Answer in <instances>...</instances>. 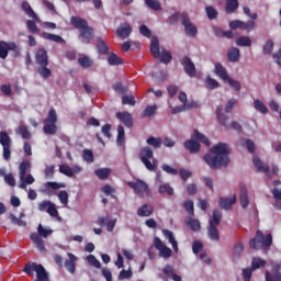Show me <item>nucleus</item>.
<instances>
[{"mask_svg": "<svg viewBox=\"0 0 281 281\" xmlns=\"http://www.w3.org/2000/svg\"><path fill=\"white\" fill-rule=\"evenodd\" d=\"M165 238L169 240V243L173 247V251H179V245L177 244V239H175V234L171 231L165 229L162 231Z\"/></svg>", "mask_w": 281, "mask_h": 281, "instance_id": "obj_30", "label": "nucleus"}, {"mask_svg": "<svg viewBox=\"0 0 281 281\" xmlns=\"http://www.w3.org/2000/svg\"><path fill=\"white\" fill-rule=\"evenodd\" d=\"M254 108L256 109V111H259L263 115H267V113H269V109L267 108V105H265V103H262V101H260V99L254 100Z\"/></svg>", "mask_w": 281, "mask_h": 281, "instance_id": "obj_40", "label": "nucleus"}, {"mask_svg": "<svg viewBox=\"0 0 281 281\" xmlns=\"http://www.w3.org/2000/svg\"><path fill=\"white\" fill-rule=\"evenodd\" d=\"M214 71L215 76L221 78V80H223L224 82H227V80H229V75L227 74V69L223 67V64L216 63Z\"/></svg>", "mask_w": 281, "mask_h": 281, "instance_id": "obj_22", "label": "nucleus"}, {"mask_svg": "<svg viewBox=\"0 0 281 281\" xmlns=\"http://www.w3.org/2000/svg\"><path fill=\"white\" fill-rule=\"evenodd\" d=\"M150 53L154 58H158L160 63H165V65H168V63L172 60V55L170 52H167L166 49H162V52L160 50L159 38L157 37L151 38Z\"/></svg>", "mask_w": 281, "mask_h": 281, "instance_id": "obj_6", "label": "nucleus"}, {"mask_svg": "<svg viewBox=\"0 0 281 281\" xmlns=\"http://www.w3.org/2000/svg\"><path fill=\"white\" fill-rule=\"evenodd\" d=\"M97 49L101 56L109 54V45L102 37H97Z\"/></svg>", "mask_w": 281, "mask_h": 281, "instance_id": "obj_27", "label": "nucleus"}, {"mask_svg": "<svg viewBox=\"0 0 281 281\" xmlns=\"http://www.w3.org/2000/svg\"><path fill=\"white\" fill-rule=\"evenodd\" d=\"M9 221H11V223L13 225H19V227H26L27 226V222L16 217V215H14L12 213L9 215Z\"/></svg>", "mask_w": 281, "mask_h": 281, "instance_id": "obj_52", "label": "nucleus"}, {"mask_svg": "<svg viewBox=\"0 0 281 281\" xmlns=\"http://www.w3.org/2000/svg\"><path fill=\"white\" fill-rule=\"evenodd\" d=\"M108 63L112 67H115L117 65H124V59L120 58V56H117V54L115 53H110L108 57Z\"/></svg>", "mask_w": 281, "mask_h": 281, "instance_id": "obj_37", "label": "nucleus"}, {"mask_svg": "<svg viewBox=\"0 0 281 281\" xmlns=\"http://www.w3.org/2000/svg\"><path fill=\"white\" fill-rule=\"evenodd\" d=\"M158 192L160 194H168L169 196H172L175 194V189H172V187L168 186V184H160Z\"/></svg>", "mask_w": 281, "mask_h": 281, "instance_id": "obj_55", "label": "nucleus"}, {"mask_svg": "<svg viewBox=\"0 0 281 281\" xmlns=\"http://www.w3.org/2000/svg\"><path fill=\"white\" fill-rule=\"evenodd\" d=\"M35 60L40 67H47L49 65V57L45 48H40L35 55Z\"/></svg>", "mask_w": 281, "mask_h": 281, "instance_id": "obj_17", "label": "nucleus"}, {"mask_svg": "<svg viewBox=\"0 0 281 281\" xmlns=\"http://www.w3.org/2000/svg\"><path fill=\"white\" fill-rule=\"evenodd\" d=\"M88 263L91 265V267H95V269H102V263L95 258L93 255H89L87 257Z\"/></svg>", "mask_w": 281, "mask_h": 281, "instance_id": "obj_59", "label": "nucleus"}, {"mask_svg": "<svg viewBox=\"0 0 281 281\" xmlns=\"http://www.w3.org/2000/svg\"><path fill=\"white\" fill-rule=\"evenodd\" d=\"M181 25L184 27V32L190 38H194L199 34V30L196 29V25L192 23V20H190V14H188V12L181 13Z\"/></svg>", "mask_w": 281, "mask_h": 281, "instance_id": "obj_8", "label": "nucleus"}, {"mask_svg": "<svg viewBox=\"0 0 281 281\" xmlns=\"http://www.w3.org/2000/svg\"><path fill=\"white\" fill-rule=\"evenodd\" d=\"M216 117L218 124H221V126H224V128H232L233 131H237V133H243V125H240V123L234 121L231 125L227 124V122H229V117H227V115L223 113L222 106H217Z\"/></svg>", "mask_w": 281, "mask_h": 281, "instance_id": "obj_7", "label": "nucleus"}, {"mask_svg": "<svg viewBox=\"0 0 281 281\" xmlns=\"http://www.w3.org/2000/svg\"><path fill=\"white\" fill-rule=\"evenodd\" d=\"M32 168V162H30V160H23L20 166H19V176L20 179H25L26 175H27V170H30Z\"/></svg>", "mask_w": 281, "mask_h": 281, "instance_id": "obj_28", "label": "nucleus"}, {"mask_svg": "<svg viewBox=\"0 0 281 281\" xmlns=\"http://www.w3.org/2000/svg\"><path fill=\"white\" fill-rule=\"evenodd\" d=\"M184 148L191 153V155H194L201 150V144L194 139H188L183 143Z\"/></svg>", "mask_w": 281, "mask_h": 281, "instance_id": "obj_23", "label": "nucleus"}, {"mask_svg": "<svg viewBox=\"0 0 281 281\" xmlns=\"http://www.w3.org/2000/svg\"><path fill=\"white\" fill-rule=\"evenodd\" d=\"M23 272L31 278L34 277V272H36L37 280L35 281H49V277L47 276V271H45L43 265H38L36 262H29L24 266Z\"/></svg>", "mask_w": 281, "mask_h": 281, "instance_id": "obj_5", "label": "nucleus"}, {"mask_svg": "<svg viewBox=\"0 0 281 281\" xmlns=\"http://www.w3.org/2000/svg\"><path fill=\"white\" fill-rule=\"evenodd\" d=\"M127 186L134 190L138 196H144V194H150V189L144 180L137 179L134 182H128Z\"/></svg>", "mask_w": 281, "mask_h": 281, "instance_id": "obj_9", "label": "nucleus"}, {"mask_svg": "<svg viewBox=\"0 0 281 281\" xmlns=\"http://www.w3.org/2000/svg\"><path fill=\"white\" fill-rule=\"evenodd\" d=\"M42 36L46 41H53V43H59V45H65V43H66L65 38H63V36H60V35L44 32L42 34Z\"/></svg>", "mask_w": 281, "mask_h": 281, "instance_id": "obj_26", "label": "nucleus"}, {"mask_svg": "<svg viewBox=\"0 0 281 281\" xmlns=\"http://www.w3.org/2000/svg\"><path fill=\"white\" fill-rule=\"evenodd\" d=\"M94 175L100 179L101 181H104L105 179H109V176L111 175V169L109 168H99L94 170Z\"/></svg>", "mask_w": 281, "mask_h": 281, "instance_id": "obj_38", "label": "nucleus"}, {"mask_svg": "<svg viewBox=\"0 0 281 281\" xmlns=\"http://www.w3.org/2000/svg\"><path fill=\"white\" fill-rule=\"evenodd\" d=\"M147 144L149 146H153V148H161L162 142H161V138L151 136V137L147 138Z\"/></svg>", "mask_w": 281, "mask_h": 281, "instance_id": "obj_60", "label": "nucleus"}, {"mask_svg": "<svg viewBox=\"0 0 281 281\" xmlns=\"http://www.w3.org/2000/svg\"><path fill=\"white\" fill-rule=\"evenodd\" d=\"M122 104H128L130 106H135L136 101H135V97L134 95H126L123 94L122 95Z\"/></svg>", "mask_w": 281, "mask_h": 281, "instance_id": "obj_63", "label": "nucleus"}, {"mask_svg": "<svg viewBox=\"0 0 281 281\" xmlns=\"http://www.w3.org/2000/svg\"><path fill=\"white\" fill-rule=\"evenodd\" d=\"M182 67L187 76H189L190 78H194V76H196V66H194V63L192 61V59H190V57L184 56L182 58Z\"/></svg>", "mask_w": 281, "mask_h": 281, "instance_id": "obj_14", "label": "nucleus"}, {"mask_svg": "<svg viewBox=\"0 0 281 281\" xmlns=\"http://www.w3.org/2000/svg\"><path fill=\"white\" fill-rule=\"evenodd\" d=\"M36 71L41 76V78H44V80H47V78H52V70L47 68V66H40L36 68Z\"/></svg>", "mask_w": 281, "mask_h": 281, "instance_id": "obj_41", "label": "nucleus"}, {"mask_svg": "<svg viewBox=\"0 0 281 281\" xmlns=\"http://www.w3.org/2000/svg\"><path fill=\"white\" fill-rule=\"evenodd\" d=\"M155 248L159 251L160 258H170L172 256V249L168 246H165L164 241L159 237L154 239Z\"/></svg>", "mask_w": 281, "mask_h": 281, "instance_id": "obj_12", "label": "nucleus"}, {"mask_svg": "<svg viewBox=\"0 0 281 281\" xmlns=\"http://www.w3.org/2000/svg\"><path fill=\"white\" fill-rule=\"evenodd\" d=\"M252 161L257 172H265L268 177H271L269 175V165H265V162L260 160V157L255 156Z\"/></svg>", "mask_w": 281, "mask_h": 281, "instance_id": "obj_24", "label": "nucleus"}, {"mask_svg": "<svg viewBox=\"0 0 281 281\" xmlns=\"http://www.w3.org/2000/svg\"><path fill=\"white\" fill-rule=\"evenodd\" d=\"M221 218H223V213L220 210H214L212 220L209 221V225L213 227L221 225Z\"/></svg>", "mask_w": 281, "mask_h": 281, "instance_id": "obj_34", "label": "nucleus"}, {"mask_svg": "<svg viewBox=\"0 0 281 281\" xmlns=\"http://www.w3.org/2000/svg\"><path fill=\"white\" fill-rule=\"evenodd\" d=\"M142 164H144L145 168L149 170V172H155L157 170V160L153 158V162L150 158H140Z\"/></svg>", "mask_w": 281, "mask_h": 281, "instance_id": "obj_36", "label": "nucleus"}, {"mask_svg": "<svg viewBox=\"0 0 281 281\" xmlns=\"http://www.w3.org/2000/svg\"><path fill=\"white\" fill-rule=\"evenodd\" d=\"M238 10V0H226L225 11L227 14H234Z\"/></svg>", "mask_w": 281, "mask_h": 281, "instance_id": "obj_39", "label": "nucleus"}, {"mask_svg": "<svg viewBox=\"0 0 281 281\" xmlns=\"http://www.w3.org/2000/svg\"><path fill=\"white\" fill-rule=\"evenodd\" d=\"M183 207L188 214H191V216H194V202L192 200L184 201Z\"/></svg>", "mask_w": 281, "mask_h": 281, "instance_id": "obj_62", "label": "nucleus"}, {"mask_svg": "<svg viewBox=\"0 0 281 281\" xmlns=\"http://www.w3.org/2000/svg\"><path fill=\"white\" fill-rule=\"evenodd\" d=\"M145 3L147 8L154 12H160L161 10V2H159V0H145Z\"/></svg>", "mask_w": 281, "mask_h": 281, "instance_id": "obj_43", "label": "nucleus"}, {"mask_svg": "<svg viewBox=\"0 0 281 281\" xmlns=\"http://www.w3.org/2000/svg\"><path fill=\"white\" fill-rule=\"evenodd\" d=\"M229 63H238L240 60V49L233 47L227 53Z\"/></svg>", "mask_w": 281, "mask_h": 281, "instance_id": "obj_29", "label": "nucleus"}, {"mask_svg": "<svg viewBox=\"0 0 281 281\" xmlns=\"http://www.w3.org/2000/svg\"><path fill=\"white\" fill-rule=\"evenodd\" d=\"M153 149L148 146L140 149V159H153Z\"/></svg>", "mask_w": 281, "mask_h": 281, "instance_id": "obj_56", "label": "nucleus"}, {"mask_svg": "<svg viewBox=\"0 0 281 281\" xmlns=\"http://www.w3.org/2000/svg\"><path fill=\"white\" fill-rule=\"evenodd\" d=\"M70 23L79 31V38L81 40V43H83V45H89L95 34L93 27L89 26V22L80 16H72L70 19Z\"/></svg>", "mask_w": 281, "mask_h": 281, "instance_id": "obj_2", "label": "nucleus"}, {"mask_svg": "<svg viewBox=\"0 0 281 281\" xmlns=\"http://www.w3.org/2000/svg\"><path fill=\"white\" fill-rule=\"evenodd\" d=\"M187 225L191 227L192 232H199L201 229V222L192 217L187 218Z\"/></svg>", "mask_w": 281, "mask_h": 281, "instance_id": "obj_46", "label": "nucleus"}, {"mask_svg": "<svg viewBox=\"0 0 281 281\" xmlns=\"http://www.w3.org/2000/svg\"><path fill=\"white\" fill-rule=\"evenodd\" d=\"M179 19H181V13L176 12L167 19V23H169V25H179Z\"/></svg>", "mask_w": 281, "mask_h": 281, "instance_id": "obj_58", "label": "nucleus"}, {"mask_svg": "<svg viewBox=\"0 0 281 281\" xmlns=\"http://www.w3.org/2000/svg\"><path fill=\"white\" fill-rule=\"evenodd\" d=\"M117 223V218L109 220V215L105 217L99 216L97 220V225L99 227H106L108 232H113L115 229V224Z\"/></svg>", "mask_w": 281, "mask_h": 281, "instance_id": "obj_15", "label": "nucleus"}, {"mask_svg": "<svg viewBox=\"0 0 281 281\" xmlns=\"http://www.w3.org/2000/svg\"><path fill=\"white\" fill-rule=\"evenodd\" d=\"M281 266L274 265L272 267V273L269 271H266V281H281V273H280Z\"/></svg>", "mask_w": 281, "mask_h": 281, "instance_id": "obj_19", "label": "nucleus"}, {"mask_svg": "<svg viewBox=\"0 0 281 281\" xmlns=\"http://www.w3.org/2000/svg\"><path fill=\"white\" fill-rule=\"evenodd\" d=\"M116 119L120 120L127 128L133 126V115L128 112H117Z\"/></svg>", "mask_w": 281, "mask_h": 281, "instance_id": "obj_20", "label": "nucleus"}, {"mask_svg": "<svg viewBox=\"0 0 281 281\" xmlns=\"http://www.w3.org/2000/svg\"><path fill=\"white\" fill-rule=\"evenodd\" d=\"M43 131L46 135H56L58 127L56 123H45Z\"/></svg>", "mask_w": 281, "mask_h": 281, "instance_id": "obj_44", "label": "nucleus"}, {"mask_svg": "<svg viewBox=\"0 0 281 281\" xmlns=\"http://www.w3.org/2000/svg\"><path fill=\"white\" fill-rule=\"evenodd\" d=\"M0 144L2 148L12 146V138L5 132H0Z\"/></svg>", "mask_w": 281, "mask_h": 281, "instance_id": "obj_45", "label": "nucleus"}, {"mask_svg": "<svg viewBox=\"0 0 281 281\" xmlns=\"http://www.w3.org/2000/svg\"><path fill=\"white\" fill-rule=\"evenodd\" d=\"M211 153L205 154L203 159L212 170H218V168H223L229 164V147H227V144L220 143L213 146Z\"/></svg>", "mask_w": 281, "mask_h": 281, "instance_id": "obj_1", "label": "nucleus"}, {"mask_svg": "<svg viewBox=\"0 0 281 281\" xmlns=\"http://www.w3.org/2000/svg\"><path fill=\"white\" fill-rule=\"evenodd\" d=\"M50 234H53L52 229H47L43 227V224H38L37 233H32L30 235V239L42 254H45V251H47V249L45 248V240H43V238H47V236H50Z\"/></svg>", "mask_w": 281, "mask_h": 281, "instance_id": "obj_4", "label": "nucleus"}, {"mask_svg": "<svg viewBox=\"0 0 281 281\" xmlns=\"http://www.w3.org/2000/svg\"><path fill=\"white\" fill-rule=\"evenodd\" d=\"M236 45L239 47H251V38L248 36H240L236 40Z\"/></svg>", "mask_w": 281, "mask_h": 281, "instance_id": "obj_50", "label": "nucleus"}, {"mask_svg": "<svg viewBox=\"0 0 281 281\" xmlns=\"http://www.w3.org/2000/svg\"><path fill=\"white\" fill-rule=\"evenodd\" d=\"M44 122L45 124H56V122H58V115L56 114V110L50 109Z\"/></svg>", "mask_w": 281, "mask_h": 281, "instance_id": "obj_47", "label": "nucleus"}, {"mask_svg": "<svg viewBox=\"0 0 281 281\" xmlns=\"http://www.w3.org/2000/svg\"><path fill=\"white\" fill-rule=\"evenodd\" d=\"M9 52H16V43L0 41V58L5 60Z\"/></svg>", "mask_w": 281, "mask_h": 281, "instance_id": "obj_13", "label": "nucleus"}, {"mask_svg": "<svg viewBox=\"0 0 281 281\" xmlns=\"http://www.w3.org/2000/svg\"><path fill=\"white\" fill-rule=\"evenodd\" d=\"M236 203V196L234 198H220L218 205L222 210H231L232 205Z\"/></svg>", "mask_w": 281, "mask_h": 281, "instance_id": "obj_25", "label": "nucleus"}, {"mask_svg": "<svg viewBox=\"0 0 281 281\" xmlns=\"http://www.w3.org/2000/svg\"><path fill=\"white\" fill-rule=\"evenodd\" d=\"M229 27L231 30H246V32H251L254 27H256V22L254 21H248V22H243L240 20H234L229 22Z\"/></svg>", "mask_w": 281, "mask_h": 281, "instance_id": "obj_10", "label": "nucleus"}, {"mask_svg": "<svg viewBox=\"0 0 281 281\" xmlns=\"http://www.w3.org/2000/svg\"><path fill=\"white\" fill-rule=\"evenodd\" d=\"M76 262H78V257L68 252V259L65 260V267L69 273H76Z\"/></svg>", "mask_w": 281, "mask_h": 281, "instance_id": "obj_21", "label": "nucleus"}, {"mask_svg": "<svg viewBox=\"0 0 281 281\" xmlns=\"http://www.w3.org/2000/svg\"><path fill=\"white\" fill-rule=\"evenodd\" d=\"M273 245V236L271 234L263 235L261 231H257L255 238L250 239L249 247L256 251L260 249H269Z\"/></svg>", "mask_w": 281, "mask_h": 281, "instance_id": "obj_3", "label": "nucleus"}, {"mask_svg": "<svg viewBox=\"0 0 281 281\" xmlns=\"http://www.w3.org/2000/svg\"><path fill=\"white\" fill-rule=\"evenodd\" d=\"M209 237L211 240H221V235H218V228L216 226H209Z\"/></svg>", "mask_w": 281, "mask_h": 281, "instance_id": "obj_49", "label": "nucleus"}, {"mask_svg": "<svg viewBox=\"0 0 281 281\" xmlns=\"http://www.w3.org/2000/svg\"><path fill=\"white\" fill-rule=\"evenodd\" d=\"M243 251H245V245L243 244V241H239L233 248V260H239Z\"/></svg>", "mask_w": 281, "mask_h": 281, "instance_id": "obj_33", "label": "nucleus"}, {"mask_svg": "<svg viewBox=\"0 0 281 281\" xmlns=\"http://www.w3.org/2000/svg\"><path fill=\"white\" fill-rule=\"evenodd\" d=\"M239 201L244 210L249 205V195L247 193V186H245V183L239 184Z\"/></svg>", "mask_w": 281, "mask_h": 281, "instance_id": "obj_18", "label": "nucleus"}, {"mask_svg": "<svg viewBox=\"0 0 281 281\" xmlns=\"http://www.w3.org/2000/svg\"><path fill=\"white\" fill-rule=\"evenodd\" d=\"M112 89H114L115 93H120L121 95L128 93V87H124L121 82L114 83Z\"/></svg>", "mask_w": 281, "mask_h": 281, "instance_id": "obj_57", "label": "nucleus"}, {"mask_svg": "<svg viewBox=\"0 0 281 281\" xmlns=\"http://www.w3.org/2000/svg\"><path fill=\"white\" fill-rule=\"evenodd\" d=\"M37 210L40 212H47L49 216H58V209H56V204L52 203V201L44 200L40 202Z\"/></svg>", "mask_w": 281, "mask_h": 281, "instance_id": "obj_11", "label": "nucleus"}, {"mask_svg": "<svg viewBox=\"0 0 281 281\" xmlns=\"http://www.w3.org/2000/svg\"><path fill=\"white\" fill-rule=\"evenodd\" d=\"M205 12H206V16L207 19H210V21H214V19H218V11H216V9H214V7H205Z\"/></svg>", "mask_w": 281, "mask_h": 281, "instance_id": "obj_53", "label": "nucleus"}, {"mask_svg": "<svg viewBox=\"0 0 281 281\" xmlns=\"http://www.w3.org/2000/svg\"><path fill=\"white\" fill-rule=\"evenodd\" d=\"M192 139H196V142H201L205 146H211L210 139L206 138L199 130H194L192 134Z\"/></svg>", "mask_w": 281, "mask_h": 281, "instance_id": "obj_35", "label": "nucleus"}, {"mask_svg": "<svg viewBox=\"0 0 281 281\" xmlns=\"http://www.w3.org/2000/svg\"><path fill=\"white\" fill-rule=\"evenodd\" d=\"M155 209L150 204H144L142 207L137 210V215L143 217H148L153 214Z\"/></svg>", "mask_w": 281, "mask_h": 281, "instance_id": "obj_32", "label": "nucleus"}, {"mask_svg": "<svg viewBox=\"0 0 281 281\" xmlns=\"http://www.w3.org/2000/svg\"><path fill=\"white\" fill-rule=\"evenodd\" d=\"M178 98H179L180 102L183 103L184 109H188V110L194 109L193 102L188 103V94H186V92H180Z\"/></svg>", "mask_w": 281, "mask_h": 281, "instance_id": "obj_48", "label": "nucleus"}, {"mask_svg": "<svg viewBox=\"0 0 281 281\" xmlns=\"http://www.w3.org/2000/svg\"><path fill=\"white\" fill-rule=\"evenodd\" d=\"M55 169H56V166H54V165L45 167L44 175H45L46 179H54Z\"/></svg>", "mask_w": 281, "mask_h": 281, "instance_id": "obj_64", "label": "nucleus"}, {"mask_svg": "<svg viewBox=\"0 0 281 281\" xmlns=\"http://www.w3.org/2000/svg\"><path fill=\"white\" fill-rule=\"evenodd\" d=\"M19 135H21L22 139H32V133L27 130V126L22 125L18 128Z\"/></svg>", "mask_w": 281, "mask_h": 281, "instance_id": "obj_51", "label": "nucleus"}, {"mask_svg": "<svg viewBox=\"0 0 281 281\" xmlns=\"http://www.w3.org/2000/svg\"><path fill=\"white\" fill-rule=\"evenodd\" d=\"M124 139H125L124 126L119 125L117 126V136H116L117 146H122V144H124Z\"/></svg>", "mask_w": 281, "mask_h": 281, "instance_id": "obj_54", "label": "nucleus"}, {"mask_svg": "<svg viewBox=\"0 0 281 281\" xmlns=\"http://www.w3.org/2000/svg\"><path fill=\"white\" fill-rule=\"evenodd\" d=\"M22 10L25 12V14H27V16H30V19H34V21H38V16L34 12V10L32 9V5H30V2L23 1L22 2Z\"/></svg>", "mask_w": 281, "mask_h": 281, "instance_id": "obj_31", "label": "nucleus"}, {"mask_svg": "<svg viewBox=\"0 0 281 281\" xmlns=\"http://www.w3.org/2000/svg\"><path fill=\"white\" fill-rule=\"evenodd\" d=\"M267 265V261L263 260L260 257H254L251 261V270L256 271L257 269H260Z\"/></svg>", "mask_w": 281, "mask_h": 281, "instance_id": "obj_42", "label": "nucleus"}, {"mask_svg": "<svg viewBox=\"0 0 281 281\" xmlns=\"http://www.w3.org/2000/svg\"><path fill=\"white\" fill-rule=\"evenodd\" d=\"M59 172L61 175H65L66 177H74V170H71V167H69L68 165H60Z\"/></svg>", "mask_w": 281, "mask_h": 281, "instance_id": "obj_61", "label": "nucleus"}, {"mask_svg": "<svg viewBox=\"0 0 281 281\" xmlns=\"http://www.w3.org/2000/svg\"><path fill=\"white\" fill-rule=\"evenodd\" d=\"M132 33L133 26H131V24L128 23H121L120 26L116 29V35L119 36V38H122V41H124V38H128Z\"/></svg>", "mask_w": 281, "mask_h": 281, "instance_id": "obj_16", "label": "nucleus"}]
</instances>
